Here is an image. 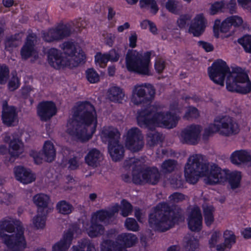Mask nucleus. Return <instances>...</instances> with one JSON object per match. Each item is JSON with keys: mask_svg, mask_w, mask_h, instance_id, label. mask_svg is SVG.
Instances as JSON below:
<instances>
[{"mask_svg": "<svg viewBox=\"0 0 251 251\" xmlns=\"http://www.w3.org/2000/svg\"><path fill=\"white\" fill-rule=\"evenodd\" d=\"M24 230L20 222L8 218L0 221V237L11 251H23L26 247Z\"/></svg>", "mask_w": 251, "mask_h": 251, "instance_id": "obj_4", "label": "nucleus"}, {"mask_svg": "<svg viewBox=\"0 0 251 251\" xmlns=\"http://www.w3.org/2000/svg\"><path fill=\"white\" fill-rule=\"evenodd\" d=\"M210 79L222 86L226 76V88L228 91L246 94L251 91V82L246 73L240 67L233 68L230 72L226 62L221 59L215 61L208 68Z\"/></svg>", "mask_w": 251, "mask_h": 251, "instance_id": "obj_2", "label": "nucleus"}, {"mask_svg": "<svg viewBox=\"0 0 251 251\" xmlns=\"http://www.w3.org/2000/svg\"><path fill=\"white\" fill-rule=\"evenodd\" d=\"M178 214L175 215L167 203H159L149 216L150 226L156 230L164 232L172 227L178 220Z\"/></svg>", "mask_w": 251, "mask_h": 251, "instance_id": "obj_5", "label": "nucleus"}, {"mask_svg": "<svg viewBox=\"0 0 251 251\" xmlns=\"http://www.w3.org/2000/svg\"><path fill=\"white\" fill-rule=\"evenodd\" d=\"M120 136V134L117 129L112 126L103 127L101 133L102 141L108 142V144L111 143V141L114 142L119 140Z\"/></svg>", "mask_w": 251, "mask_h": 251, "instance_id": "obj_27", "label": "nucleus"}, {"mask_svg": "<svg viewBox=\"0 0 251 251\" xmlns=\"http://www.w3.org/2000/svg\"><path fill=\"white\" fill-rule=\"evenodd\" d=\"M238 43L247 53H251V35H245L238 39Z\"/></svg>", "mask_w": 251, "mask_h": 251, "instance_id": "obj_43", "label": "nucleus"}, {"mask_svg": "<svg viewBox=\"0 0 251 251\" xmlns=\"http://www.w3.org/2000/svg\"><path fill=\"white\" fill-rule=\"evenodd\" d=\"M34 203L39 207L45 208L47 207L50 197L47 195L40 193L36 195L33 198Z\"/></svg>", "mask_w": 251, "mask_h": 251, "instance_id": "obj_38", "label": "nucleus"}, {"mask_svg": "<svg viewBox=\"0 0 251 251\" xmlns=\"http://www.w3.org/2000/svg\"><path fill=\"white\" fill-rule=\"evenodd\" d=\"M220 236L221 233L219 231H216L212 233L211 238L209 240L210 248H213L215 247V245L219 240Z\"/></svg>", "mask_w": 251, "mask_h": 251, "instance_id": "obj_57", "label": "nucleus"}, {"mask_svg": "<svg viewBox=\"0 0 251 251\" xmlns=\"http://www.w3.org/2000/svg\"><path fill=\"white\" fill-rule=\"evenodd\" d=\"M191 18L192 16L189 14L181 15L177 20V25L180 28H184Z\"/></svg>", "mask_w": 251, "mask_h": 251, "instance_id": "obj_52", "label": "nucleus"}, {"mask_svg": "<svg viewBox=\"0 0 251 251\" xmlns=\"http://www.w3.org/2000/svg\"><path fill=\"white\" fill-rule=\"evenodd\" d=\"M242 19L237 16H233L227 18L220 25V21L216 20L213 26V30L215 36L218 37L219 32L227 33L226 37L231 36L234 32V27H238L243 24Z\"/></svg>", "mask_w": 251, "mask_h": 251, "instance_id": "obj_13", "label": "nucleus"}, {"mask_svg": "<svg viewBox=\"0 0 251 251\" xmlns=\"http://www.w3.org/2000/svg\"><path fill=\"white\" fill-rule=\"evenodd\" d=\"M121 215L124 217H127L131 213L132 206L131 204L125 200H122L120 207Z\"/></svg>", "mask_w": 251, "mask_h": 251, "instance_id": "obj_47", "label": "nucleus"}, {"mask_svg": "<svg viewBox=\"0 0 251 251\" xmlns=\"http://www.w3.org/2000/svg\"><path fill=\"white\" fill-rule=\"evenodd\" d=\"M43 152L45 159L48 162H52L55 158L56 152L52 142L46 141L43 147Z\"/></svg>", "mask_w": 251, "mask_h": 251, "instance_id": "obj_35", "label": "nucleus"}, {"mask_svg": "<svg viewBox=\"0 0 251 251\" xmlns=\"http://www.w3.org/2000/svg\"><path fill=\"white\" fill-rule=\"evenodd\" d=\"M155 94L153 87L150 84L136 85L132 90V102L136 105L150 103Z\"/></svg>", "mask_w": 251, "mask_h": 251, "instance_id": "obj_12", "label": "nucleus"}, {"mask_svg": "<svg viewBox=\"0 0 251 251\" xmlns=\"http://www.w3.org/2000/svg\"><path fill=\"white\" fill-rule=\"evenodd\" d=\"M170 201L173 203H178L185 199V196L180 193H174L169 197Z\"/></svg>", "mask_w": 251, "mask_h": 251, "instance_id": "obj_56", "label": "nucleus"}, {"mask_svg": "<svg viewBox=\"0 0 251 251\" xmlns=\"http://www.w3.org/2000/svg\"><path fill=\"white\" fill-rule=\"evenodd\" d=\"M145 111L146 117L149 119L151 124L158 126H164L168 128L175 127L179 118L175 114H171L169 112H162L153 105H150Z\"/></svg>", "mask_w": 251, "mask_h": 251, "instance_id": "obj_8", "label": "nucleus"}, {"mask_svg": "<svg viewBox=\"0 0 251 251\" xmlns=\"http://www.w3.org/2000/svg\"><path fill=\"white\" fill-rule=\"evenodd\" d=\"M32 224L37 229H43L46 225V217L45 215L39 213V210L38 211V214L32 219Z\"/></svg>", "mask_w": 251, "mask_h": 251, "instance_id": "obj_41", "label": "nucleus"}, {"mask_svg": "<svg viewBox=\"0 0 251 251\" xmlns=\"http://www.w3.org/2000/svg\"><path fill=\"white\" fill-rule=\"evenodd\" d=\"M242 235L245 239H251V227L244 229L241 232Z\"/></svg>", "mask_w": 251, "mask_h": 251, "instance_id": "obj_64", "label": "nucleus"}, {"mask_svg": "<svg viewBox=\"0 0 251 251\" xmlns=\"http://www.w3.org/2000/svg\"><path fill=\"white\" fill-rule=\"evenodd\" d=\"M81 233V229L76 225H73L64 233L62 238L52 247V251H67L74 237Z\"/></svg>", "mask_w": 251, "mask_h": 251, "instance_id": "obj_17", "label": "nucleus"}, {"mask_svg": "<svg viewBox=\"0 0 251 251\" xmlns=\"http://www.w3.org/2000/svg\"><path fill=\"white\" fill-rule=\"evenodd\" d=\"M24 151L22 142L18 138H14L9 143V152L13 157H18Z\"/></svg>", "mask_w": 251, "mask_h": 251, "instance_id": "obj_32", "label": "nucleus"}, {"mask_svg": "<svg viewBox=\"0 0 251 251\" xmlns=\"http://www.w3.org/2000/svg\"><path fill=\"white\" fill-rule=\"evenodd\" d=\"M165 7L170 12L177 15L181 12L182 5L178 0H167Z\"/></svg>", "mask_w": 251, "mask_h": 251, "instance_id": "obj_37", "label": "nucleus"}, {"mask_svg": "<svg viewBox=\"0 0 251 251\" xmlns=\"http://www.w3.org/2000/svg\"><path fill=\"white\" fill-rule=\"evenodd\" d=\"M36 38V35L34 33L29 34L27 37L26 41L21 51V55L25 59L29 58L32 55Z\"/></svg>", "mask_w": 251, "mask_h": 251, "instance_id": "obj_26", "label": "nucleus"}, {"mask_svg": "<svg viewBox=\"0 0 251 251\" xmlns=\"http://www.w3.org/2000/svg\"><path fill=\"white\" fill-rule=\"evenodd\" d=\"M226 6L224 1L216 2L211 6L210 14L214 15L217 12L222 11Z\"/></svg>", "mask_w": 251, "mask_h": 251, "instance_id": "obj_53", "label": "nucleus"}, {"mask_svg": "<svg viewBox=\"0 0 251 251\" xmlns=\"http://www.w3.org/2000/svg\"><path fill=\"white\" fill-rule=\"evenodd\" d=\"M80 158L76 156H74L71 158L68 161V168L70 170L77 169L80 164Z\"/></svg>", "mask_w": 251, "mask_h": 251, "instance_id": "obj_54", "label": "nucleus"}, {"mask_svg": "<svg viewBox=\"0 0 251 251\" xmlns=\"http://www.w3.org/2000/svg\"><path fill=\"white\" fill-rule=\"evenodd\" d=\"M202 217L200 208L194 206L190 211L187 219L188 226L190 230L194 232H199L202 228Z\"/></svg>", "mask_w": 251, "mask_h": 251, "instance_id": "obj_19", "label": "nucleus"}, {"mask_svg": "<svg viewBox=\"0 0 251 251\" xmlns=\"http://www.w3.org/2000/svg\"><path fill=\"white\" fill-rule=\"evenodd\" d=\"M184 175L186 181L192 184L196 183L200 176H206L204 181L210 185L222 183L228 180L233 189L240 186L241 179L240 172H230L228 170H222L216 164L205 163L203 156L200 154H193L188 158Z\"/></svg>", "mask_w": 251, "mask_h": 251, "instance_id": "obj_1", "label": "nucleus"}, {"mask_svg": "<svg viewBox=\"0 0 251 251\" xmlns=\"http://www.w3.org/2000/svg\"><path fill=\"white\" fill-rule=\"evenodd\" d=\"M170 183L174 188H179L183 186V180L179 174H175L170 178Z\"/></svg>", "mask_w": 251, "mask_h": 251, "instance_id": "obj_46", "label": "nucleus"}, {"mask_svg": "<svg viewBox=\"0 0 251 251\" xmlns=\"http://www.w3.org/2000/svg\"><path fill=\"white\" fill-rule=\"evenodd\" d=\"M150 53L147 52L143 58L141 54L134 50H129L126 56L127 70L142 75H149Z\"/></svg>", "mask_w": 251, "mask_h": 251, "instance_id": "obj_9", "label": "nucleus"}, {"mask_svg": "<svg viewBox=\"0 0 251 251\" xmlns=\"http://www.w3.org/2000/svg\"><path fill=\"white\" fill-rule=\"evenodd\" d=\"M199 116V113L198 109L195 107H190L186 112L185 117L188 119L189 118H197Z\"/></svg>", "mask_w": 251, "mask_h": 251, "instance_id": "obj_58", "label": "nucleus"}, {"mask_svg": "<svg viewBox=\"0 0 251 251\" xmlns=\"http://www.w3.org/2000/svg\"><path fill=\"white\" fill-rule=\"evenodd\" d=\"M198 44L207 52L211 51L214 49L213 45L209 43L201 41L198 42Z\"/></svg>", "mask_w": 251, "mask_h": 251, "instance_id": "obj_61", "label": "nucleus"}, {"mask_svg": "<svg viewBox=\"0 0 251 251\" xmlns=\"http://www.w3.org/2000/svg\"><path fill=\"white\" fill-rule=\"evenodd\" d=\"M176 164L177 162L175 160H166L161 165V171L164 173H171L175 170Z\"/></svg>", "mask_w": 251, "mask_h": 251, "instance_id": "obj_42", "label": "nucleus"}, {"mask_svg": "<svg viewBox=\"0 0 251 251\" xmlns=\"http://www.w3.org/2000/svg\"><path fill=\"white\" fill-rule=\"evenodd\" d=\"M239 131V125L234 118L226 115L220 116L215 119L213 124L205 128L203 133V138L206 140L215 133L229 136L237 134Z\"/></svg>", "mask_w": 251, "mask_h": 251, "instance_id": "obj_6", "label": "nucleus"}, {"mask_svg": "<svg viewBox=\"0 0 251 251\" xmlns=\"http://www.w3.org/2000/svg\"><path fill=\"white\" fill-rule=\"evenodd\" d=\"M125 225L128 230L133 231H137L139 230V225L133 218H127L125 221Z\"/></svg>", "mask_w": 251, "mask_h": 251, "instance_id": "obj_50", "label": "nucleus"}, {"mask_svg": "<svg viewBox=\"0 0 251 251\" xmlns=\"http://www.w3.org/2000/svg\"><path fill=\"white\" fill-rule=\"evenodd\" d=\"M71 33L70 25L60 24L50 28L47 31H43L42 34L43 40L46 42L50 43L58 41L68 37Z\"/></svg>", "mask_w": 251, "mask_h": 251, "instance_id": "obj_15", "label": "nucleus"}, {"mask_svg": "<svg viewBox=\"0 0 251 251\" xmlns=\"http://www.w3.org/2000/svg\"><path fill=\"white\" fill-rule=\"evenodd\" d=\"M101 250L103 251H127L124 245L118 241V238L116 241L106 240L101 244Z\"/></svg>", "mask_w": 251, "mask_h": 251, "instance_id": "obj_30", "label": "nucleus"}, {"mask_svg": "<svg viewBox=\"0 0 251 251\" xmlns=\"http://www.w3.org/2000/svg\"><path fill=\"white\" fill-rule=\"evenodd\" d=\"M14 172L16 179L23 184H28L35 180V176L31 171L24 167H15Z\"/></svg>", "mask_w": 251, "mask_h": 251, "instance_id": "obj_23", "label": "nucleus"}, {"mask_svg": "<svg viewBox=\"0 0 251 251\" xmlns=\"http://www.w3.org/2000/svg\"><path fill=\"white\" fill-rule=\"evenodd\" d=\"M86 77L91 83H97L100 80L99 75L93 69H89L86 71Z\"/></svg>", "mask_w": 251, "mask_h": 251, "instance_id": "obj_51", "label": "nucleus"}, {"mask_svg": "<svg viewBox=\"0 0 251 251\" xmlns=\"http://www.w3.org/2000/svg\"><path fill=\"white\" fill-rule=\"evenodd\" d=\"M143 139L140 130L137 127H132L127 132L125 142L126 147L131 151H138L144 146Z\"/></svg>", "mask_w": 251, "mask_h": 251, "instance_id": "obj_16", "label": "nucleus"}, {"mask_svg": "<svg viewBox=\"0 0 251 251\" xmlns=\"http://www.w3.org/2000/svg\"><path fill=\"white\" fill-rule=\"evenodd\" d=\"M56 107L51 101L42 102L39 104L37 113L41 121L50 120L56 113Z\"/></svg>", "mask_w": 251, "mask_h": 251, "instance_id": "obj_20", "label": "nucleus"}, {"mask_svg": "<svg viewBox=\"0 0 251 251\" xmlns=\"http://www.w3.org/2000/svg\"><path fill=\"white\" fill-rule=\"evenodd\" d=\"M56 208L59 213L66 215L72 212L73 207L69 202L63 200L57 203Z\"/></svg>", "mask_w": 251, "mask_h": 251, "instance_id": "obj_40", "label": "nucleus"}, {"mask_svg": "<svg viewBox=\"0 0 251 251\" xmlns=\"http://www.w3.org/2000/svg\"><path fill=\"white\" fill-rule=\"evenodd\" d=\"M118 211L119 205L116 204L109 210H101L93 213L91 219V225L87 229L89 236L94 238L102 235L104 233V228L100 223L108 224L109 220Z\"/></svg>", "mask_w": 251, "mask_h": 251, "instance_id": "obj_7", "label": "nucleus"}, {"mask_svg": "<svg viewBox=\"0 0 251 251\" xmlns=\"http://www.w3.org/2000/svg\"><path fill=\"white\" fill-rule=\"evenodd\" d=\"M140 5L141 8L150 9L153 14H155L159 10L155 0H140Z\"/></svg>", "mask_w": 251, "mask_h": 251, "instance_id": "obj_39", "label": "nucleus"}, {"mask_svg": "<svg viewBox=\"0 0 251 251\" xmlns=\"http://www.w3.org/2000/svg\"><path fill=\"white\" fill-rule=\"evenodd\" d=\"M78 244L80 248L84 250L86 248V251H96V249L93 243L88 238H83L78 241Z\"/></svg>", "mask_w": 251, "mask_h": 251, "instance_id": "obj_45", "label": "nucleus"}, {"mask_svg": "<svg viewBox=\"0 0 251 251\" xmlns=\"http://www.w3.org/2000/svg\"><path fill=\"white\" fill-rule=\"evenodd\" d=\"M201 127L199 125H192L187 126L181 132L180 139L182 143L195 145L200 139Z\"/></svg>", "mask_w": 251, "mask_h": 251, "instance_id": "obj_18", "label": "nucleus"}, {"mask_svg": "<svg viewBox=\"0 0 251 251\" xmlns=\"http://www.w3.org/2000/svg\"><path fill=\"white\" fill-rule=\"evenodd\" d=\"M138 125L141 127L148 128L150 131L147 134V144L150 147H153L161 140L162 135L154 130L155 126L150 123L149 119L146 117L145 111H138L137 117Z\"/></svg>", "mask_w": 251, "mask_h": 251, "instance_id": "obj_14", "label": "nucleus"}, {"mask_svg": "<svg viewBox=\"0 0 251 251\" xmlns=\"http://www.w3.org/2000/svg\"><path fill=\"white\" fill-rule=\"evenodd\" d=\"M229 9L230 14L236 12V3L235 0H230V1L226 3V6Z\"/></svg>", "mask_w": 251, "mask_h": 251, "instance_id": "obj_62", "label": "nucleus"}, {"mask_svg": "<svg viewBox=\"0 0 251 251\" xmlns=\"http://www.w3.org/2000/svg\"><path fill=\"white\" fill-rule=\"evenodd\" d=\"M124 96L123 90L119 87L113 86L108 90V98L111 101L120 102Z\"/></svg>", "mask_w": 251, "mask_h": 251, "instance_id": "obj_33", "label": "nucleus"}, {"mask_svg": "<svg viewBox=\"0 0 251 251\" xmlns=\"http://www.w3.org/2000/svg\"><path fill=\"white\" fill-rule=\"evenodd\" d=\"M17 118L16 110L13 106H8L6 101L2 104V119L4 124L10 126Z\"/></svg>", "mask_w": 251, "mask_h": 251, "instance_id": "obj_24", "label": "nucleus"}, {"mask_svg": "<svg viewBox=\"0 0 251 251\" xmlns=\"http://www.w3.org/2000/svg\"><path fill=\"white\" fill-rule=\"evenodd\" d=\"M48 62L50 65L55 69H58L62 67H68L67 61L62 56L61 51L56 49L49 50L48 53Z\"/></svg>", "mask_w": 251, "mask_h": 251, "instance_id": "obj_21", "label": "nucleus"}, {"mask_svg": "<svg viewBox=\"0 0 251 251\" xmlns=\"http://www.w3.org/2000/svg\"><path fill=\"white\" fill-rule=\"evenodd\" d=\"M154 66L157 72L161 73L165 68L164 61L162 59H158L156 61Z\"/></svg>", "mask_w": 251, "mask_h": 251, "instance_id": "obj_63", "label": "nucleus"}, {"mask_svg": "<svg viewBox=\"0 0 251 251\" xmlns=\"http://www.w3.org/2000/svg\"><path fill=\"white\" fill-rule=\"evenodd\" d=\"M13 75V76L10 80L8 85L9 89L11 91L17 89L20 85L19 78L17 76H15L14 75Z\"/></svg>", "mask_w": 251, "mask_h": 251, "instance_id": "obj_55", "label": "nucleus"}, {"mask_svg": "<svg viewBox=\"0 0 251 251\" xmlns=\"http://www.w3.org/2000/svg\"><path fill=\"white\" fill-rule=\"evenodd\" d=\"M107 55L106 53L102 54L101 53H98L95 55L96 63L99 65L100 67L104 68L109 61Z\"/></svg>", "mask_w": 251, "mask_h": 251, "instance_id": "obj_49", "label": "nucleus"}, {"mask_svg": "<svg viewBox=\"0 0 251 251\" xmlns=\"http://www.w3.org/2000/svg\"><path fill=\"white\" fill-rule=\"evenodd\" d=\"M108 151L110 155L114 161L122 159L124 156V148L119 143V140L111 142L108 144Z\"/></svg>", "mask_w": 251, "mask_h": 251, "instance_id": "obj_25", "label": "nucleus"}, {"mask_svg": "<svg viewBox=\"0 0 251 251\" xmlns=\"http://www.w3.org/2000/svg\"><path fill=\"white\" fill-rule=\"evenodd\" d=\"M230 160L232 163L238 165L251 161V153L245 150L236 151L231 155Z\"/></svg>", "mask_w": 251, "mask_h": 251, "instance_id": "obj_29", "label": "nucleus"}, {"mask_svg": "<svg viewBox=\"0 0 251 251\" xmlns=\"http://www.w3.org/2000/svg\"><path fill=\"white\" fill-rule=\"evenodd\" d=\"M118 241H120L125 247H130L137 242L136 236L132 233H124L118 236Z\"/></svg>", "mask_w": 251, "mask_h": 251, "instance_id": "obj_36", "label": "nucleus"}, {"mask_svg": "<svg viewBox=\"0 0 251 251\" xmlns=\"http://www.w3.org/2000/svg\"><path fill=\"white\" fill-rule=\"evenodd\" d=\"M106 54L109 61L111 62H117L119 59L120 55L115 50H112Z\"/></svg>", "mask_w": 251, "mask_h": 251, "instance_id": "obj_60", "label": "nucleus"}, {"mask_svg": "<svg viewBox=\"0 0 251 251\" xmlns=\"http://www.w3.org/2000/svg\"><path fill=\"white\" fill-rule=\"evenodd\" d=\"M102 159V154L96 149H91L85 157L86 163L93 167H96L99 165Z\"/></svg>", "mask_w": 251, "mask_h": 251, "instance_id": "obj_28", "label": "nucleus"}, {"mask_svg": "<svg viewBox=\"0 0 251 251\" xmlns=\"http://www.w3.org/2000/svg\"><path fill=\"white\" fill-rule=\"evenodd\" d=\"M204 223L210 226L214 221V212L215 208L211 204L205 203L202 206Z\"/></svg>", "mask_w": 251, "mask_h": 251, "instance_id": "obj_31", "label": "nucleus"}, {"mask_svg": "<svg viewBox=\"0 0 251 251\" xmlns=\"http://www.w3.org/2000/svg\"><path fill=\"white\" fill-rule=\"evenodd\" d=\"M9 70L4 64H0V84L6 83L9 77Z\"/></svg>", "mask_w": 251, "mask_h": 251, "instance_id": "obj_48", "label": "nucleus"}, {"mask_svg": "<svg viewBox=\"0 0 251 251\" xmlns=\"http://www.w3.org/2000/svg\"><path fill=\"white\" fill-rule=\"evenodd\" d=\"M183 241L186 251H196L199 248V241L194 235H187L184 238Z\"/></svg>", "mask_w": 251, "mask_h": 251, "instance_id": "obj_34", "label": "nucleus"}, {"mask_svg": "<svg viewBox=\"0 0 251 251\" xmlns=\"http://www.w3.org/2000/svg\"><path fill=\"white\" fill-rule=\"evenodd\" d=\"M160 178V173L155 167H137L132 173V181L136 184H156Z\"/></svg>", "mask_w": 251, "mask_h": 251, "instance_id": "obj_10", "label": "nucleus"}, {"mask_svg": "<svg viewBox=\"0 0 251 251\" xmlns=\"http://www.w3.org/2000/svg\"><path fill=\"white\" fill-rule=\"evenodd\" d=\"M5 49L7 50L10 51L13 48L18 46V44L16 42H15L12 39V38H11V37H8L5 40Z\"/></svg>", "mask_w": 251, "mask_h": 251, "instance_id": "obj_59", "label": "nucleus"}, {"mask_svg": "<svg viewBox=\"0 0 251 251\" xmlns=\"http://www.w3.org/2000/svg\"><path fill=\"white\" fill-rule=\"evenodd\" d=\"M206 20L202 14H199L192 21L189 32L194 36H199L204 32Z\"/></svg>", "mask_w": 251, "mask_h": 251, "instance_id": "obj_22", "label": "nucleus"}, {"mask_svg": "<svg viewBox=\"0 0 251 251\" xmlns=\"http://www.w3.org/2000/svg\"><path fill=\"white\" fill-rule=\"evenodd\" d=\"M60 48L65 55V61H67L68 67L74 68L77 66L85 58L83 52L76 49L74 43L67 41L62 43Z\"/></svg>", "mask_w": 251, "mask_h": 251, "instance_id": "obj_11", "label": "nucleus"}, {"mask_svg": "<svg viewBox=\"0 0 251 251\" xmlns=\"http://www.w3.org/2000/svg\"><path fill=\"white\" fill-rule=\"evenodd\" d=\"M224 237L226 246L230 249L233 244L236 242V236L233 231L226 230L224 232Z\"/></svg>", "mask_w": 251, "mask_h": 251, "instance_id": "obj_44", "label": "nucleus"}, {"mask_svg": "<svg viewBox=\"0 0 251 251\" xmlns=\"http://www.w3.org/2000/svg\"><path fill=\"white\" fill-rule=\"evenodd\" d=\"M97 121L94 106L87 101L78 102L74 108L73 119L67 124V132L82 141L91 138Z\"/></svg>", "mask_w": 251, "mask_h": 251, "instance_id": "obj_3", "label": "nucleus"}]
</instances>
